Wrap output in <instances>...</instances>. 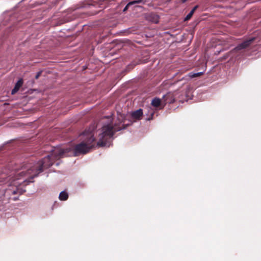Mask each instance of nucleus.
<instances>
[{
    "label": "nucleus",
    "instance_id": "7",
    "mask_svg": "<svg viewBox=\"0 0 261 261\" xmlns=\"http://www.w3.org/2000/svg\"><path fill=\"white\" fill-rule=\"evenodd\" d=\"M22 84L23 80L22 79H20L15 84L14 88L12 89L11 91V94L13 95L15 93H16L19 90V88L22 86Z\"/></svg>",
    "mask_w": 261,
    "mask_h": 261
},
{
    "label": "nucleus",
    "instance_id": "18",
    "mask_svg": "<svg viewBox=\"0 0 261 261\" xmlns=\"http://www.w3.org/2000/svg\"><path fill=\"white\" fill-rule=\"evenodd\" d=\"M46 159H49V155H47L46 157H45Z\"/></svg>",
    "mask_w": 261,
    "mask_h": 261
},
{
    "label": "nucleus",
    "instance_id": "17",
    "mask_svg": "<svg viewBox=\"0 0 261 261\" xmlns=\"http://www.w3.org/2000/svg\"><path fill=\"white\" fill-rule=\"evenodd\" d=\"M153 115H154L153 112H151V119H152V117H153Z\"/></svg>",
    "mask_w": 261,
    "mask_h": 261
},
{
    "label": "nucleus",
    "instance_id": "2",
    "mask_svg": "<svg viewBox=\"0 0 261 261\" xmlns=\"http://www.w3.org/2000/svg\"><path fill=\"white\" fill-rule=\"evenodd\" d=\"M44 161H41L38 162L35 166L31 167L30 169L28 170L25 173L22 172L20 173L21 174H24L28 175H30L29 178L24 181V182H32L31 180L35 177L37 176L39 173L43 171L44 167Z\"/></svg>",
    "mask_w": 261,
    "mask_h": 261
},
{
    "label": "nucleus",
    "instance_id": "14",
    "mask_svg": "<svg viewBox=\"0 0 261 261\" xmlns=\"http://www.w3.org/2000/svg\"><path fill=\"white\" fill-rule=\"evenodd\" d=\"M42 72V71H40L38 72H37L35 75V79H38L39 77V76L41 75Z\"/></svg>",
    "mask_w": 261,
    "mask_h": 261
},
{
    "label": "nucleus",
    "instance_id": "4",
    "mask_svg": "<svg viewBox=\"0 0 261 261\" xmlns=\"http://www.w3.org/2000/svg\"><path fill=\"white\" fill-rule=\"evenodd\" d=\"M23 193L22 191L16 186H10L6 189L4 195L8 196L9 199L17 200L19 196Z\"/></svg>",
    "mask_w": 261,
    "mask_h": 261
},
{
    "label": "nucleus",
    "instance_id": "1",
    "mask_svg": "<svg viewBox=\"0 0 261 261\" xmlns=\"http://www.w3.org/2000/svg\"><path fill=\"white\" fill-rule=\"evenodd\" d=\"M121 127L115 128L112 124L104 125L101 130V133L98 136V141L94 137L92 130H85L81 135V142L75 145L73 148V153L74 156L85 154L89 152L96 145L98 147H103L109 143L115 132L121 130Z\"/></svg>",
    "mask_w": 261,
    "mask_h": 261
},
{
    "label": "nucleus",
    "instance_id": "11",
    "mask_svg": "<svg viewBox=\"0 0 261 261\" xmlns=\"http://www.w3.org/2000/svg\"><path fill=\"white\" fill-rule=\"evenodd\" d=\"M198 6H195L190 11V12L187 15V16L185 18V21H188L191 19L192 16H193L194 13L196 11V10L198 8Z\"/></svg>",
    "mask_w": 261,
    "mask_h": 261
},
{
    "label": "nucleus",
    "instance_id": "6",
    "mask_svg": "<svg viewBox=\"0 0 261 261\" xmlns=\"http://www.w3.org/2000/svg\"><path fill=\"white\" fill-rule=\"evenodd\" d=\"M255 39V37H251L249 38V39H247L244 41H243L242 43L239 44L237 47H236L231 51V53H237L240 50L246 48L248 47L249 46H250L254 41Z\"/></svg>",
    "mask_w": 261,
    "mask_h": 261
},
{
    "label": "nucleus",
    "instance_id": "15",
    "mask_svg": "<svg viewBox=\"0 0 261 261\" xmlns=\"http://www.w3.org/2000/svg\"><path fill=\"white\" fill-rule=\"evenodd\" d=\"M131 5H128V3L126 5V6L124 7L123 11V12H125L126 11H127L129 8V6H130Z\"/></svg>",
    "mask_w": 261,
    "mask_h": 261
},
{
    "label": "nucleus",
    "instance_id": "9",
    "mask_svg": "<svg viewBox=\"0 0 261 261\" xmlns=\"http://www.w3.org/2000/svg\"><path fill=\"white\" fill-rule=\"evenodd\" d=\"M148 17L149 19L154 23H158L159 21V17L155 13H150Z\"/></svg>",
    "mask_w": 261,
    "mask_h": 261
},
{
    "label": "nucleus",
    "instance_id": "13",
    "mask_svg": "<svg viewBox=\"0 0 261 261\" xmlns=\"http://www.w3.org/2000/svg\"><path fill=\"white\" fill-rule=\"evenodd\" d=\"M142 3H145V2H144L143 0H135V1H133L129 2L128 5H133L135 4H140Z\"/></svg>",
    "mask_w": 261,
    "mask_h": 261
},
{
    "label": "nucleus",
    "instance_id": "5",
    "mask_svg": "<svg viewBox=\"0 0 261 261\" xmlns=\"http://www.w3.org/2000/svg\"><path fill=\"white\" fill-rule=\"evenodd\" d=\"M172 96V94L170 93H168L164 96V98L165 99L164 101H165V103H164V105L161 107H160L162 105L161 100L158 97H155L152 100L151 102V105L152 107L155 108H160V109H162L163 108V107H164L166 103H171L174 102V99H170L169 100H168V98L171 97Z\"/></svg>",
    "mask_w": 261,
    "mask_h": 261
},
{
    "label": "nucleus",
    "instance_id": "16",
    "mask_svg": "<svg viewBox=\"0 0 261 261\" xmlns=\"http://www.w3.org/2000/svg\"><path fill=\"white\" fill-rule=\"evenodd\" d=\"M188 0H181V2L182 3H185L186 2H187Z\"/></svg>",
    "mask_w": 261,
    "mask_h": 261
},
{
    "label": "nucleus",
    "instance_id": "10",
    "mask_svg": "<svg viewBox=\"0 0 261 261\" xmlns=\"http://www.w3.org/2000/svg\"><path fill=\"white\" fill-rule=\"evenodd\" d=\"M68 193L65 191H63L60 193L59 198L61 201H65L68 199Z\"/></svg>",
    "mask_w": 261,
    "mask_h": 261
},
{
    "label": "nucleus",
    "instance_id": "8",
    "mask_svg": "<svg viewBox=\"0 0 261 261\" xmlns=\"http://www.w3.org/2000/svg\"><path fill=\"white\" fill-rule=\"evenodd\" d=\"M143 115V111L140 109L132 113V117L136 119H140Z\"/></svg>",
    "mask_w": 261,
    "mask_h": 261
},
{
    "label": "nucleus",
    "instance_id": "12",
    "mask_svg": "<svg viewBox=\"0 0 261 261\" xmlns=\"http://www.w3.org/2000/svg\"><path fill=\"white\" fill-rule=\"evenodd\" d=\"M203 74V72H200L197 73L190 72L188 74V76L190 78H194L200 76Z\"/></svg>",
    "mask_w": 261,
    "mask_h": 261
},
{
    "label": "nucleus",
    "instance_id": "3",
    "mask_svg": "<svg viewBox=\"0 0 261 261\" xmlns=\"http://www.w3.org/2000/svg\"><path fill=\"white\" fill-rule=\"evenodd\" d=\"M50 151V167L54 163L51 162L53 159L58 160L66 156V154L70 151V148H62L60 147H53Z\"/></svg>",
    "mask_w": 261,
    "mask_h": 261
}]
</instances>
